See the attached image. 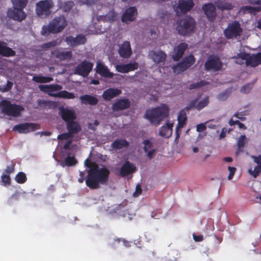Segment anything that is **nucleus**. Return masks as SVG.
Listing matches in <instances>:
<instances>
[{"label": "nucleus", "mask_w": 261, "mask_h": 261, "mask_svg": "<svg viewBox=\"0 0 261 261\" xmlns=\"http://www.w3.org/2000/svg\"><path fill=\"white\" fill-rule=\"evenodd\" d=\"M227 132V128L225 127L222 128L221 133L219 136L220 139H222L224 138L226 136V133Z\"/></svg>", "instance_id": "63"}, {"label": "nucleus", "mask_w": 261, "mask_h": 261, "mask_svg": "<svg viewBox=\"0 0 261 261\" xmlns=\"http://www.w3.org/2000/svg\"><path fill=\"white\" fill-rule=\"evenodd\" d=\"M85 166L89 168L87 176L85 179L86 186L90 189H97L100 185H107L110 174L109 170L105 167L100 168L95 162L87 159Z\"/></svg>", "instance_id": "1"}, {"label": "nucleus", "mask_w": 261, "mask_h": 261, "mask_svg": "<svg viewBox=\"0 0 261 261\" xmlns=\"http://www.w3.org/2000/svg\"><path fill=\"white\" fill-rule=\"evenodd\" d=\"M15 51L7 46V43L0 41V55L5 57H14Z\"/></svg>", "instance_id": "25"}, {"label": "nucleus", "mask_w": 261, "mask_h": 261, "mask_svg": "<svg viewBox=\"0 0 261 261\" xmlns=\"http://www.w3.org/2000/svg\"><path fill=\"white\" fill-rule=\"evenodd\" d=\"M206 84V82L205 81H201L200 82L191 84L189 86V89L192 90L194 89H198L201 88Z\"/></svg>", "instance_id": "46"}, {"label": "nucleus", "mask_w": 261, "mask_h": 261, "mask_svg": "<svg viewBox=\"0 0 261 261\" xmlns=\"http://www.w3.org/2000/svg\"><path fill=\"white\" fill-rule=\"evenodd\" d=\"M55 95L57 97L67 99H74L75 97L74 93L69 92L66 90H60V91L57 92Z\"/></svg>", "instance_id": "37"}, {"label": "nucleus", "mask_w": 261, "mask_h": 261, "mask_svg": "<svg viewBox=\"0 0 261 261\" xmlns=\"http://www.w3.org/2000/svg\"><path fill=\"white\" fill-rule=\"evenodd\" d=\"M118 53L120 56L123 58H129L132 54L130 42L128 41H125L120 45Z\"/></svg>", "instance_id": "20"}, {"label": "nucleus", "mask_w": 261, "mask_h": 261, "mask_svg": "<svg viewBox=\"0 0 261 261\" xmlns=\"http://www.w3.org/2000/svg\"><path fill=\"white\" fill-rule=\"evenodd\" d=\"M181 129V128H180L179 127H178L177 126L176 127V128H175L176 137L175 138V141L176 142L178 141L179 138L180 137V130H179V129Z\"/></svg>", "instance_id": "59"}, {"label": "nucleus", "mask_w": 261, "mask_h": 261, "mask_svg": "<svg viewBox=\"0 0 261 261\" xmlns=\"http://www.w3.org/2000/svg\"><path fill=\"white\" fill-rule=\"evenodd\" d=\"M14 171V165L12 164L11 166H7L6 169L4 170V173L10 175V174L13 173Z\"/></svg>", "instance_id": "55"}, {"label": "nucleus", "mask_w": 261, "mask_h": 261, "mask_svg": "<svg viewBox=\"0 0 261 261\" xmlns=\"http://www.w3.org/2000/svg\"><path fill=\"white\" fill-rule=\"evenodd\" d=\"M74 6V3L71 1H68L63 5V9L65 12L69 11Z\"/></svg>", "instance_id": "51"}, {"label": "nucleus", "mask_w": 261, "mask_h": 261, "mask_svg": "<svg viewBox=\"0 0 261 261\" xmlns=\"http://www.w3.org/2000/svg\"><path fill=\"white\" fill-rule=\"evenodd\" d=\"M227 96H228V95H227V94L226 92H223V93H220L218 95V97L219 100H224L226 99V98H227Z\"/></svg>", "instance_id": "60"}, {"label": "nucleus", "mask_w": 261, "mask_h": 261, "mask_svg": "<svg viewBox=\"0 0 261 261\" xmlns=\"http://www.w3.org/2000/svg\"><path fill=\"white\" fill-rule=\"evenodd\" d=\"M139 66L137 62H133L126 64L117 65L116 68L119 72L125 73L138 69Z\"/></svg>", "instance_id": "19"}, {"label": "nucleus", "mask_w": 261, "mask_h": 261, "mask_svg": "<svg viewBox=\"0 0 261 261\" xmlns=\"http://www.w3.org/2000/svg\"><path fill=\"white\" fill-rule=\"evenodd\" d=\"M23 9L13 6V8L9 9L8 10L7 15L11 19L20 22L24 20L27 16Z\"/></svg>", "instance_id": "11"}, {"label": "nucleus", "mask_w": 261, "mask_h": 261, "mask_svg": "<svg viewBox=\"0 0 261 261\" xmlns=\"http://www.w3.org/2000/svg\"><path fill=\"white\" fill-rule=\"evenodd\" d=\"M251 158L257 165L254 167L253 170L251 169H249L248 172L254 178H256L261 172V155L257 156L252 155Z\"/></svg>", "instance_id": "26"}, {"label": "nucleus", "mask_w": 261, "mask_h": 261, "mask_svg": "<svg viewBox=\"0 0 261 261\" xmlns=\"http://www.w3.org/2000/svg\"><path fill=\"white\" fill-rule=\"evenodd\" d=\"M67 25V21L63 15L55 17L48 24L44 25L41 33L43 35L61 32Z\"/></svg>", "instance_id": "3"}, {"label": "nucleus", "mask_w": 261, "mask_h": 261, "mask_svg": "<svg viewBox=\"0 0 261 261\" xmlns=\"http://www.w3.org/2000/svg\"><path fill=\"white\" fill-rule=\"evenodd\" d=\"M60 114L62 119L66 123L74 121L76 118L75 113L73 111L67 109L61 110Z\"/></svg>", "instance_id": "27"}, {"label": "nucleus", "mask_w": 261, "mask_h": 261, "mask_svg": "<svg viewBox=\"0 0 261 261\" xmlns=\"http://www.w3.org/2000/svg\"><path fill=\"white\" fill-rule=\"evenodd\" d=\"M13 6L24 8L28 3V0H11Z\"/></svg>", "instance_id": "43"}, {"label": "nucleus", "mask_w": 261, "mask_h": 261, "mask_svg": "<svg viewBox=\"0 0 261 261\" xmlns=\"http://www.w3.org/2000/svg\"><path fill=\"white\" fill-rule=\"evenodd\" d=\"M2 181L4 185H9L11 184L10 175L3 173L1 176Z\"/></svg>", "instance_id": "48"}, {"label": "nucleus", "mask_w": 261, "mask_h": 261, "mask_svg": "<svg viewBox=\"0 0 261 261\" xmlns=\"http://www.w3.org/2000/svg\"><path fill=\"white\" fill-rule=\"evenodd\" d=\"M176 30L182 36L189 35L194 31L196 22L191 16H186L177 22Z\"/></svg>", "instance_id": "4"}, {"label": "nucleus", "mask_w": 261, "mask_h": 261, "mask_svg": "<svg viewBox=\"0 0 261 261\" xmlns=\"http://www.w3.org/2000/svg\"><path fill=\"white\" fill-rule=\"evenodd\" d=\"M173 123H167L166 125H163L160 128L159 135L165 138H170L172 134Z\"/></svg>", "instance_id": "29"}, {"label": "nucleus", "mask_w": 261, "mask_h": 261, "mask_svg": "<svg viewBox=\"0 0 261 261\" xmlns=\"http://www.w3.org/2000/svg\"><path fill=\"white\" fill-rule=\"evenodd\" d=\"M246 142V137L245 135H241L238 139L237 144L239 148H243Z\"/></svg>", "instance_id": "47"}, {"label": "nucleus", "mask_w": 261, "mask_h": 261, "mask_svg": "<svg viewBox=\"0 0 261 261\" xmlns=\"http://www.w3.org/2000/svg\"><path fill=\"white\" fill-rule=\"evenodd\" d=\"M67 44L71 47H75L80 45L85 44L87 42V38L83 34L77 35L75 37L72 36H67L65 39Z\"/></svg>", "instance_id": "12"}, {"label": "nucleus", "mask_w": 261, "mask_h": 261, "mask_svg": "<svg viewBox=\"0 0 261 261\" xmlns=\"http://www.w3.org/2000/svg\"><path fill=\"white\" fill-rule=\"evenodd\" d=\"M138 15V11L135 7H130L127 8L121 16V21L127 23L136 19Z\"/></svg>", "instance_id": "13"}, {"label": "nucleus", "mask_w": 261, "mask_h": 261, "mask_svg": "<svg viewBox=\"0 0 261 261\" xmlns=\"http://www.w3.org/2000/svg\"><path fill=\"white\" fill-rule=\"evenodd\" d=\"M66 128L69 133L72 136L78 134L82 130V127L79 123L75 121H72L66 123Z\"/></svg>", "instance_id": "30"}, {"label": "nucleus", "mask_w": 261, "mask_h": 261, "mask_svg": "<svg viewBox=\"0 0 261 261\" xmlns=\"http://www.w3.org/2000/svg\"><path fill=\"white\" fill-rule=\"evenodd\" d=\"M129 145L128 142L125 139H116L112 144L111 146L115 149H120L123 147H127Z\"/></svg>", "instance_id": "34"}, {"label": "nucleus", "mask_w": 261, "mask_h": 261, "mask_svg": "<svg viewBox=\"0 0 261 261\" xmlns=\"http://www.w3.org/2000/svg\"><path fill=\"white\" fill-rule=\"evenodd\" d=\"M236 59L235 62L240 65H242L244 63V61L246 65H250L252 66L253 64V55L250 56L249 54L245 52H240L235 56Z\"/></svg>", "instance_id": "18"}, {"label": "nucleus", "mask_w": 261, "mask_h": 261, "mask_svg": "<svg viewBox=\"0 0 261 261\" xmlns=\"http://www.w3.org/2000/svg\"><path fill=\"white\" fill-rule=\"evenodd\" d=\"M93 66L92 63L87 60L83 61L75 67V73L86 77L92 70Z\"/></svg>", "instance_id": "10"}, {"label": "nucleus", "mask_w": 261, "mask_h": 261, "mask_svg": "<svg viewBox=\"0 0 261 261\" xmlns=\"http://www.w3.org/2000/svg\"><path fill=\"white\" fill-rule=\"evenodd\" d=\"M130 101L128 98H121L112 104V109L114 112L126 110L129 108Z\"/></svg>", "instance_id": "16"}, {"label": "nucleus", "mask_w": 261, "mask_h": 261, "mask_svg": "<svg viewBox=\"0 0 261 261\" xmlns=\"http://www.w3.org/2000/svg\"><path fill=\"white\" fill-rule=\"evenodd\" d=\"M261 64V53L253 55L252 67H256Z\"/></svg>", "instance_id": "45"}, {"label": "nucleus", "mask_w": 261, "mask_h": 261, "mask_svg": "<svg viewBox=\"0 0 261 261\" xmlns=\"http://www.w3.org/2000/svg\"><path fill=\"white\" fill-rule=\"evenodd\" d=\"M177 121L178 124L176 126L179 127L180 128H183L186 124L187 117L186 113L185 112V110H180L179 111L177 117Z\"/></svg>", "instance_id": "35"}, {"label": "nucleus", "mask_w": 261, "mask_h": 261, "mask_svg": "<svg viewBox=\"0 0 261 261\" xmlns=\"http://www.w3.org/2000/svg\"><path fill=\"white\" fill-rule=\"evenodd\" d=\"M188 48V44L186 43H180L174 49V54L172 55V58L175 61H179L182 57L185 50Z\"/></svg>", "instance_id": "22"}, {"label": "nucleus", "mask_w": 261, "mask_h": 261, "mask_svg": "<svg viewBox=\"0 0 261 261\" xmlns=\"http://www.w3.org/2000/svg\"><path fill=\"white\" fill-rule=\"evenodd\" d=\"M136 170V166L129 161H126L121 166L120 174L121 176H126L134 172Z\"/></svg>", "instance_id": "23"}, {"label": "nucleus", "mask_w": 261, "mask_h": 261, "mask_svg": "<svg viewBox=\"0 0 261 261\" xmlns=\"http://www.w3.org/2000/svg\"><path fill=\"white\" fill-rule=\"evenodd\" d=\"M142 192V190L141 187L139 185H137L136 187L135 191L133 193V196L134 197H138L139 196Z\"/></svg>", "instance_id": "56"}, {"label": "nucleus", "mask_w": 261, "mask_h": 261, "mask_svg": "<svg viewBox=\"0 0 261 261\" xmlns=\"http://www.w3.org/2000/svg\"><path fill=\"white\" fill-rule=\"evenodd\" d=\"M15 179L17 183L22 184L27 181V178L24 173L19 172L16 175Z\"/></svg>", "instance_id": "42"}, {"label": "nucleus", "mask_w": 261, "mask_h": 261, "mask_svg": "<svg viewBox=\"0 0 261 261\" xmlns=\"http://www.w3.org/2000/svg\"><path fill=\"white\" fill-rule=\"evenodd\" d=\"M244 12L251 14V15H256L257 13L261 11V8L259 7H252L246 6L243 8Z\"/></svg>", "instance_id": "39"}, {"label": "nucleus", "mask_w": 261, "mask_h": 261, "mask_svg": "<svg viewBox=\"0 0 261 261\" xmlns=\"http://www.w3.org/2000/svg\"><path fill=\"white\" fill-rule=\"evenodd\" d=\"M209 99L208 96L205 97L201 101L198 102L196 105V109L200 111L208 105Z\"/></svg>", "instance_id": "41"}, {"label": "nucleus", "mask_w": 261, "mask_h": 261, "mask_svg": "<svg viewBox=\"0 0 261 261\" xmlns=\"http://www.w3.org/2000/svg\"><path fill=\"white\" fill-rule=\"evenodd\" d=\"M216 7L221 11L231 10L234 6L227 0H218L215 3Z\"/></svg>", "instance_id": "32"}, {"label": "nucleus", "mask_w": 261, "mask_h": 261, "mask_svg": "<svg viewBox=\"0 0 261 261\" xmlns=\"http://www.w3.org/2000/svg\"><path fill=\"white\" fill-rule=\"evenodd\" d=\"M222 67L223 63L217 56H210L204 63V68L207 71H219Z\"/></svg>", "instance_id": "8"}, {"label": "nucleus", "mask_w": 261, "mask_h": 261, "mask_svg": "<svg viewBox=\"0 0 261 261\" xmlns=\"http://www.w3.org/2000/svg\"><path fill=\"white\" fill-rule=\"evenodd\" d=\"M242 33L241 24L237 20L229 23L224 30V35L227 39H237L242 35Z\"/></svg>", "instance_id": "6"}, {"label": "nucleus", "mask_w": 261, "mask_h": 261, "mask_svg": "<svg viewBox=\"0 0 261 261\" xmlns=\"http://www.w3.org/2000/svg\"><path fill=\"white\" fill-rule=\"evenodd\" d=\"M206 129V125L204 123H200L196 126V130L198 132H202Z\"/></svg>", "instance_id": "58"}, {"label": "nucleus", "mask_w": 261, "mask_h": 261, "mask_svg": "<svg viewBox=\"0 0 261 261\" xmlns=\"http://www.w3.org/2000/svg\"><path fill=\"white\" fill-rule=\"evenodd\" d=\"M121 90L117 88H109L106 90L102 94V98L106 100H110L120 95Z\"/></svg>", "instance_id": "28"}, {"label": "nucleus", "mask_w": 261, "mask_h": 261, "mask_svg": "<svg viewBox=\"0 0 261 261\" xmlns=\"http://www.w3.org/2000/svg\"><path fill=\"white\" fill-rule=\"evenodd\" d=\"M55 56L60 60H69L72 57L71 51H57L55 52Z\"/></svg>", "instance_id": "36"}, {"label": "nucleus", "mask_w": 261, "mask_h": 261, "mask_svg": "<svg viewBox=\"0 0 261 261\" xmlns=\"http://www.w3.org/2000/svg\"><path fill=\"white\" fill-rule=\"evenodd\" d=\"M13 82L11 81H8L6 85H4L1 88V90L2 92H8L10 91L13 86Z\"/></svg>", "instance_id": "52"}, {"label": "nucleus", "mask_w": 261, "mask_h": 261, "mask_svg": "<svg viewBox=\"0 0 261 261\" xmlns=\"http://www.w3.org/2000/svg\"><path fill=\"white\" fill-rule=\"evenodd\" d=\"M32 80L37 83H47L53 81V78L50 76H44L42 75H35Z\"/></svg>", "instance_id": "38"}, {"label": "nucleus", "mask_w": 261, "mask_h": 261, "mask_svg": "<svg viewBox=\"0 0 261 261\" xmlns=\"http://www.w3.org/2000/svg\"><path fill=\"white\" fill-rule=\"evenodd\" d=\"M155 152V149H151L150 151L148 150V151L147 152V157L149 159H151L153 157V155H154Z\"/></svg>", "instance_id": "62"}, {"label": "nucleus", "mask_w": 261, "mask_h": 261, "mask_svg": "<svg viewBox=\"0 0 261 261\" xmlns=\"http://www.w3.org/2000/svg\"><path fill=\"white\" fill-rule=\"evenodd\" d=\"M202 9L208 20L213 21L217 15L215 6L211 3L205 4L202 6Z\"/></svg>", "instance_id": "15"}, {"label": "nucleus", "mask_w": 261, "mask_h": 261, "mask_svg": "<svg viewBox=\"0 0 261 261\" xmlns=\"http://www.w3.org/2000/svg\"><path fill=\"white\" fill-rule=\"evenodd\" d=\"M253 86V83H248L241 88V92L243 93H248L250 92V90L252 88Z\"/></svg>", "instance_id": "49"}, {"label": "nucleus", "mask_w": 261, "mask_h": 261, "mask_svg": "<svg viewBox=\"0 0 261 261\" xmlns=\"http://www.w3.org/2000/svg\"><path fill=\"white\" fill-rule=\"evenodd\" d=\"M149 55L151 56V58L153 61L156 63H164L166 58V54L162 51H152L150 53Z\"/></svg>", "instance_id": "31"}, {"label": "nucleus", "mask_w": 261, "mask_h": 261, "mask_svg": "<svg viewBox=\"0 0 261 261\" xmlns=\"http://www.w3.org/2000/svg\"><path fill=\"white\" fill-rule=\"evenodd\" d=\"M169 113L168 106L163 103L160 106L147 110L145 113V117L151 123L158 125L169 116Z\"/></svg>", "instance_id": "2"}, {"label": "nucleus", "mask_w": 261, "mask_h": 261, "mask_svg": "<svg viewBox=\"0 0 261 261\" xmlns=\"http://www.w3.org/2000/svg\"><path fill=\"white\" fill-rule=\"evenodd\" d=\"M38 87L41 91L47 93L49 96L55 97H57L55 96L56 93H54L53 92L60 91L63 88L62 86L58 84L40 85Z\"/></svg>", "instance_id": "14"}, {"label": "nucleus", "mask_w": 261, "mask_h": 261, "mask_svg": "<svg viewBox=\"0 0 261 261\" xmlns=\"http://www.w3.org/2000/svg\"><path fill=\"white\" fill-rule=\"evenodd\" d=\"M95 69L97 73L104 77L112 78L114 76V74L109 71L108 67L101 62L97 63Z\"/></svg>", "instance_id": "24"}, {"label": "nucleus", "mask_w": 261, "mask_h": 261, "mask_svg": "<svg viewBox=\"0 0 261 261\" xmlns=\"http://www.w3.org/2000/svg\"><path fill=\"white\" fill-rule=\"evenodd\" d=\"M121 241H122L123 242V245L125 246H126L127 247L130 246V243L125 239H116L114 240V242L117 243H119Z\"/></svg>", "instance_id": "57"}, {"label": "nucleus", "mask_w": 261, "mask_h": 261, "mask_svg": "<svg viewBox=\"0 0 261 261\" xmlns=\"http://www.w3.org/2000/svg\"><path fill=\"white\" fill-rule=\"evenodd\" d=\"M142 143L144 144L143 149L145 152H147L149 149H151L153 147L152 143L148 139L144 140Z\"/></svg>", "instance_id": "50"}, {"label": "nucleus", "mask_w": 261, "mask_h": 261, "mask_svg": "<svg viewBox=\"0 0 261 261\" xmlns=\"http://www.w3.org/2000/svg\"><path fill=\"white\" fill-rule=\"evenodd\" d=\"M195 62V59L193 55H190L185 57L177 65L173 67L174 73L179 74L181 72L186 71L190 68Z\"/></svg>", "instance_id": "9"}, {"label": "nucleus", "mask_w": 261, "mask_h": 261, "mask_svg": "<svg viewBox=\"0 0 261 261\" xmlns=\"http://www.w3.org/2000/svg\"><path fill=\"white\" fill-rule=\"evenodd\" d=\"M194 6L193 0H179L177 8L181 13L186 14L190 11Z\"/></svg>", "instance_id": "21"}, {"label": "nucleus", "mask_w": 261, "mask_h": 261, "mask_svg": "<svg viewBox=\"0 0 261 261\" xmlns=\"http://www.w3.org/2000/svg\"><path fill=\"white\" fill-rule=\"evenodd\" d=\"M80 99L82 103L92 106L96 105L98 101V99L96 97L89 94L82 95L80 97Z\"/></svg>", "instance_id": "33"}, {"label": "nucleus", "mask_w": 261, "mask_h": 261, "mask_svg": "<svg viewBox=\"0 0 261 261\" xmlns=\"http://www.w3.org/2000/svg\"><path fill=\"white\" fill-rule=\"evenodd\" d=\"M193 239L195 242H201L203 240V237L202 235L196 236L195 234L193 235Z\"/></svg>", "instance_id": "61"}, {"label": "nucleus", "mask_w": 261, "mask_h": 261, "mask_svg": "<svg viewBox=\"0 0 261 261\" xmlns=\"http://www.w3.org/2000/svg\"><path fill=\"white\" fill-rule=\"evenodd\" d=\"M37 125L33 123H23L15 125L13 127L14 131H17L19 133H28L35 130Z\"/></svg>", "instance_id": "17"}, {"label": "nucleus", "mask_w": 261, "mask_h": 261, "mask_svg": "<svg viewBox=\"0 0 261 261\" xmlns=\"http://www.w3.org/2000/svg\"><path fill=\"white\" fill-rule=\"evenodd\" d=\"M73 136L68 132L67 133H62L58 135V139L61 140H67L70 138L73 137Z\"/></svg>", "instance_id": "53"}, {"label": "nucleus", "mask_w": 261, "mask_h": 261, "mask_svg": "<svg viewBox=\"0 0 261 261\" xmlns=\"http://www.w3.org/2000/svg\"><path fill=\"white\" fill-rule=\"evenodd\" d=\"M77 163V160L74 156L68 155L62 162V166H72Z\"/></svg>", "instance_id": "40"}, {"label": "nucleus", "mask_w": 261, "mask_h": 261, "mask_svg": "<svg viewBox=\"0 0 261 261\" xmlns=\"http://www.w3.org/2000/svg\"><path fill=\"white\" fill-rule=\"evenodd\" d=\"M0 107L3 113L8 116L18 117L24 108L19 105L11 103L7 100L0 101Z\"/></svg>", "instance_id": "5"}, {"label": "nucleus", "mask_w": 261, "mask_h": 261, "mask_svg": "<svg viewBox=\"0 0 261 261\" xmlns=\"http://www.w3.org/2000/svg\"><path fill=\"white\" fill-rule=\"evenodd\" d=\"M252 5H261V0H247Z\"/></svg>", "instance_id": "64"}, {"label": "nucleus", "mask_w": 261, "mask_h": 261, "mask_svg": "<svg viewBox=\"0 0 261 261\" xmlns=\"http://www.w3.org/2000/svg\"><path fill=\"white\" fill-rule=\"evenodd\" d=\"M228 170L229 172V174L228 176V179L231 180L232 179V178L235 174V172L237 170V169L235 167L229 166L228 167Z\"/></svg>", "instance_id": "54"}, {"label": "nucleus", "mask_w": 261, "mask_h": 261, "mask_svg": "<svg viewBox=\"0 0 261 261\" xmlns=\"http://www.w3.org/2000/svg\"><path fill=\"white\" fill-rule=\"evenodd\" d=\"M54 7L52 0L40 1L36 4V13L41 18H45L51 14V9Z\"/></svg>", "instance_id": "7"}, {"label": "nucleus", "mask_w": 261, "mask_h": 261, "mask_svg": "<svg viewBox=\"0 0 261 261\" xmlns=\"http://www.w3.org/2000/svg\"><path fill=\"white\" fill-rule=\"evenodd\" d=\"M58 41L57 40H53L52 41L44 43L41 45V47L44 50L53 47L57 45Z\"/></svg>", "instance_id": "44"}]
</instances>
